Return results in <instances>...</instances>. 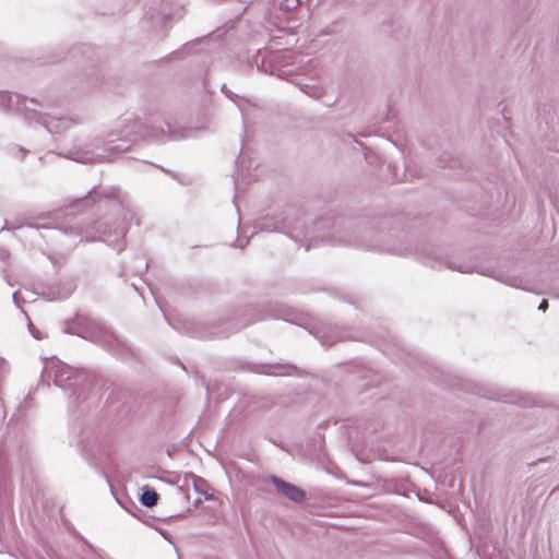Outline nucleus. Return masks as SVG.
Segmentation results:
<instances>
[{"mask_svg":"<svg viewBox=\"0 0 559 559\" xmlns=\"http://www.w3.org/2000/svg\"><path fill=\"white\" fill-rule=\"evenodd\" d=\"M164 138V129L148 127L139 118L129 115L119 118L115 127L105 135L94 139L88 144H74L69 148L62 150L59 154L80 163L112 160L119 154H122L130 148L129 144L111 145L116 141L130 142L138 141L140 139L163 141Z\"/></svg>","mask_w":559,"mask_h":559,"instance_id":"1","label":"nucleus"},{"mask_svg":"<svg viewBox=\"0 0 559 559\" xmlns=\"http://www.w3.org/2000/svg\"><path fill=\"white\" fill-rule=\"evenodd\" d=\"M107 225L105 221H97L85 227H71L70 233L79 236L81 240H102L115 248L118 252H121L124 248L123 238L127 234L126 224H116L112 229L108 228Z\"/></svg>","mask_w":559,"mask_h":559,"instance_id":"2","label":"nucleus"},{"mask_svg":"<svg viewBox=\"0 0 559 559\" xmlns=\"http://www.w3.org/2000/svg\"><path fill=\"white\" fill-rule=\"evenodd\" d=\"M67 332L108 348L118 343L117 337L108 329L86 316L78 314L74 320L67 322Z\"/></svg>","mask_w":559,"mask_h":559,"instance_id":"3","label":"nucleus"},{"mask_svg":"<svg viewBox=\"0 0 559 559\" xmlns=\"http://www.w3.org/2000/svg\"><path fill=\"white\" fill-rule=\"evenodd\" d=\"M46 373L49 378L52 377L53 383L60 388H64L66 383L72 379H75L74 384L81 383V381L86 379L84 373L78 372L70 366L58 360L49 361L44 367L41 377H44Z\"/></svg>","mask_w":559,"mask_h":559,"instance_id":"4","label":"nucleus"},{"mask_svg":"<svg viewBox=\"0 0 559 559\" xmlns=\"http://www.w3.org/2000/svg\"><path fill=\"white\" fill-rule=\"evenodd\" d=\"M348 245L357 247H364L367 249H374L380 252H390L400 255H407L412 252L408 247L402 246H385L378 243V235L373 229L365 228L361 230V235L356 236L354 240L348 241Z\"/></svg>","mask_w":559,"mask_h":559,"instance_id":"5","label":"nucleus"},{"mask_svg":"<svg viewBox=\"0 0 559 559\" xmlns=\"http://www.w3.org/2000/svg\"><path fill=\"white\" fill-rule=\"evenodd\" d=\"M480 394L490 400L502 401L506 403L518 404L521 406L533 405V400L528 395H524L520 392L507 391L504 389L487 390L486 392Z\"/></svg>","mask_w":559,"mask_h":559,"instance_id":"6","label":"nucleus"},{"mask_svg":"<svg viewBox=\"0 0 559 559\" xmlns=\"http://www.w3.org/2000/svg\"><path fill=\"white\" fill-rule=\"evenodd\" d=\"M269 480L274 485L278 495L286 497L294 502H301L305 500L306 492L294 484L287 483L274 475L270 476Z\"/></svg>","mask_w":559,"mask_h":559,"instance_id":"7","label":"nucleus"},{"mask_svg":"<svg viewBox=\"0 0 559 559\" xmlns=\"http://www.w3.org/2000/svg\"><path fill=\"white\" fill-rule=\"evenodd\" d=\"M28 119H35L36 122L43 124L48 132H57L59 128H68L72 120L68 118H59L57 120L47 119L41 114L33 112L27 116Z\"/></svg>","mask_w":559,"mask_h":559,"instance_id":"8","label":"nucleus"},{"mask_svg":"<svg viewBox=\"0 0 559 559\" xmlns=\"http://www.w3.org/2000/svg\"><path fill=\"white\" fill-rule=\"evenodd\" d=\"M416 255L420 257L424 260L425 263L430 264L431 267H433V269L447 265L449 269L459 271L461 273H471L472 272V267H469V266H464L462 264L456 265L455 263L447 261L444 259H437V258L430 259L428 257L425 258V257L421 255V253H419L417 251H416Z\"/></svg>","mask_w":559,"mask_h":559,"instance_id":"9","label":"nucleus"},{"mask_svg":"<svg viewBox=\"0 0 559 559\" xmlns=\"http://www.w3.org/2000/svg\"><path fill=\"white\" fill-rule=\"evenodd\" d=\"M261 229L266 231H280L289 235L292 238H295L293 235L290 225L287 223V219H281L276 222H272L269 218H264L261 223Z\"/></svg>","mask_w":559,"mask_h":559,"instance_id":"10","label":"nucleus"},{"mask_svg":"<svg viewBox=\"0 0 559 559\" xmlns=\"http://www.w3.org/2000/svg\"><path fill=\"white\" fill-rule=\"evenodd\" d=\"M297 85L299 86L300 91L316 99L320 98L324 93L323 88L313 80H309L306 83L299 82Z\"/></svg>","mask_w":559,"mask_h":559,"instance_id":"11","label":"nucleus"},{"mask_svg":"<svg viewBox=\"0 0 559 559\" xmlns=\"http://www.w3.org/2000/svg\"><path fill=\"white\" fill-rule=\"evenodd\" d=\"M140 501L144 507L152 508L156 506L158 501V493L150 486H144L142 488Z\"/></svg>","mask_w":559,"mask_h":559,"instance_id":"12","label":"nucleus"},{"mask_svg":"<svg viewBox=\"0 0 559 559\" xmlns=\"http://www.w3.org/2000/svg\"><path fill=\"white\" fill-rule=\"evenodd\" d=\"M266 370L264 371L267 374L273 376H287L292 374L296 369L293 365H270L266 366Z\"/></svg>","mask_w":559,"mask_h":559,"instance_id":"13","label":"nucleus"},{"mask_svg":"<svg viewBox=\"0 0 559 559\" xmlns=\"http://www.w3.org/2000/svg\"><path fill=\"white\" fill-rule=\"evenodd\" d=\"M13 98H15L17 100L19 96L17 95H12V94L7 93V92H0V106L4 107V108H8V109H11L13 107V102H14Z\"/></svg>","mask_w":559,"mask_h":559,"instance_id":"14","label":"nucleus"},{"mask_svg":"<svg viewBox=\"0 0 559 559\" xmlns=\"http://www.w3.org/2000/svg\"><path fill=\"white\" fill-rule=\"evenodd\" d=\"M266 318H276V319H283L285 321H290V319L282 311H280L278 313H266V314H261V316H258L251 320H248L245 324L241 325V328L246 326L247 324H250L257 320H263V319H266Z\"/></svg>","mask_w":559,"mask_h":559,"instance_id":"15","label":"nucleus"},{"mask_svg":"<svg viewBox=\"0 0 559 559\" xmlns=\"http://www.w3.org/2000/svg\"><path fill=\"white\" fill-rule=\"evenodd\" d=\"M100 195L95 188L88 191V194L80 200H78V204L91 205L95 202L96 197Z\"/></svg>","mask_w":559,"mask_h":559,"instance_id":"16","label":"nucleus"},{"mask_svg":"<svg viewBox=\"0 0 559 559\" xmlns=\"http://www.w3.org/2000/svg\"><path fill=\"white\" fill-rule=\"evenodd\" d=\"M166 126L168 128V136L173 140H178V139L187 138L190 135L191 130H183V131L178 132L176 130H171L168 122H166Z\"/></svg>","mask_w":559,"mask_h":559,"instance_id":"17","label":"nucleus"},{"mask_svg":"<svg viewBox=\"0 0 559 559\" xmlns=\"http://www.w3.org/2000/svg\"><path fill=\"white\" fill-rule=\"evenodd\" d=\"M102 195L107 199H116L117 190L115 188H110L106 192H103Z\"/></svg>","mask_w":559,"mask_h":559,"instance_id":"18","label":"nucleus"},{"mask_svg":"<svg viewBox=\"0 0 559 559\" xmlns=\"http://www.w3.org/2000/svg\"><path fill=\"white\" fill-rule=\"evenodd\" d=\"M506 283L510 286H514V287H520L519 284H518V280L514 278V277H508L506 280Z\"/></svg>","mask_w":559,"mask_h":559,"instance_id":"19","label":"nucleus"},{"mask_svg":"<svg viewBox=\"0 0 559 559\" xmlns=\"http://www.w3.org/2000/svg\"><path fill=\"white\" fill-rule=\"evenodd\" d=\"M547 308H548V301L546 299H543L538 306V310L546 311Z\"/></svg>","mask_w":559,"mask_h":559,"instance_id":"20","label":"nucleus"},{"mask_svg":"<svg viewBox=\"0 0 559 559\" xmlns=\"http://www.w3.org/2000/svg\"><path fill=\"white\" fill-rule=\"evenodd\" d=\"M178 495L189 499V496L187 495L186 490L182 487L177 488Z\"/></svg>","mask_w":559,"mask_h":559,"instance_id":"21","label":"nucleus"},{"mask_svg":"<svg viewBox=\"0 0 559 559\" xmlns=\"http://www.w3.org/2000/svg\"><path fill=\"white\" fill-rule=\"evenodd\" d=\"M132 216H133V213L131 211H123L122 219L126 221L127 218H131Z\"/></svg>","mask_w":559,"mask_h":559,"instance_id":"22","label":"nucleus"},{"mask_svg":"<svg viewBox=\"0 0 559 559\" xmlns=\"http://www.w3.org/2000/svg\"><path fill=\"white\" fill-rule=\"evenodd\" d=\"M19 227H20V226H16V225L9 226V225H8V222H5L4 226L2 227V230H4V229L11 230V229H16V228H19Z\"/></svg>","mask_w":559,"mask_h":559,"instance_id":"23","label":"nucleus"},{"mask_svg":"<svg viewBox=\"0 0 559 559\" xmlns=\"http://www.w3.org/2000/svg\"><path fill=\"white\" fill-rule=\"evenodd\" d=\"M17 152L21 154V156H20V157H21V158H23V157L26 155L27 150H26V148H24V147H19V148H17Z\"/></svg>","mask_w":559,"mask_h":559,"instance_id":"24","label":"nucleus"},{"mask_svg":"<svg viewBox=\"0 0 559 559\" xmlns=\"http://www.w3.org/2000/svg\"><path fill=\"white\" fill-rule=\"evenodd\" d=\"M12 298H13V301H14L17 306H20V304H19V292H15V293L13 294Z\"/></svg>","mask_w":559,"mask_h":559,"instance_id":"25","label":"nucleus"},{"mask_svg":"<svg viewBox=\"0 0 559 559\" xmlns=\"http://www.w3.org/2000/svg\"><path fill=\"white\" fill-rule=\"evenodd\" d=\"M194 481L199 483V484H204L205 481L200 478V477H194Z\"/></svg>","mask_w":559,"mask_h":559,"instance_id":"26","label":"nucleus"},{"mask_svg":"<svg viewBox=\"0 0 559 559\" xmlns=\"http://www.w3.org/2000/svg\"><path fill=\"white\" fill-rule=\"evenodd\" d=\"M194 487L198 491H200L201 485H199V483L194 481Z\"/></svg>","mask_w":559,"mask_h":559,"instance_id":"27","label":"nucleus"},{"mask_svg":"<svg viewBox=\"0 0 559 559\" xmlns=\"http://www.w3.org/2000/svg\"><path fill=\"white\" fill-rule=\"evenodd\" d=\"M347 336L346 335H340L338 337H336L335 340H344L346 338Z\"/></svg>","mask_w":559,"mask_h":559,"instance_id":"28","label":"nucleus"},{"mask_svg":"<svg viewBox=\"0 0 559 559\" xmlns=\"http://www.w3.org/2000/svg\"><path fill=\"white\" fill-rule=\"evenodd\" d=\"M32 333H33V335L35 336V338H39V336L37 335V332H33V331H32Z\"/></svg>","mask_w":559,"mask_h":559,"instance_id":"29","label":"nucleus"},{"mask_svg":"<svg viewBox=\"0 0 559 559\" xmlns=\"http://www.w3.org/2000/svg\"><path fill=\"white\" fill-rule=\"evenodd\" d=\"M32 333H33V335L35 336V338H39V336L37 335V332H33V331H32Z\"/></svg>","mask_w":559,"mask_h":559,"instance_id":"30","label":"nucleus"}]
</instances>
